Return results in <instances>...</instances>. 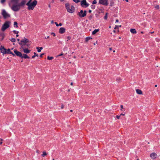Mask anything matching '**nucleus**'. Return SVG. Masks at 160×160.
<instances>
[{
    "label": "nucleus",
    "instance_id": "nucleus-26",
    "mask_svg": "<svg viewBox=\"0 0 160 160\" xmlns=\"http://www.w3.org/2000/svg\"><path fill=\"white\" fill-rule=\"evenodd\" d=\"M53 58L52 57L48 56L47 57V59L49 60H52Z\"/></svg>",
    "mask_w": 160,
    "mask_h": 160
},
{
    "label": "nucleus",
    "instance_id": "nucleus-56",
    "mask_svg": "<svg viewBox=\"0 0 160 160\" xmlns=\"http://www.w3.org/2000/svg\"><path fill=\"white\" fill-rule=\"evenodd\" d=\"M109 50H110V51H111L112 50V48H109Z\"/></svg>",
    "mask_w": 160,
    "mask_h": 160
},
{
    "label": "nucleus",
    "instance_id": "nucleus-50",
    "mask_svg": "<svg viewBox=\"0 0 160 160\" xmlns=\"http://www.w3.org/2000/svg\"><path fill=\"white\" fill-rule=\"evenodd\" d=\"M51 23L52 24H53V23H54V21L53 20H52L51 21Z\"/></svg>",
    "mask_w": 160,
    "mask_h": 160
},
{
    "label": "nucleus",
    "instance_id": "nucleus-23",
    "mask_svg": "<svg viewBox=\"0 0 160 160\" xmlns=\"http://www.w3.org/2000/svg\"><path fill=\"white\" fill-rule=\"evenodd\" d=\"M92 39V38L91 37H87L85 39V42H87L89 40L91 39Z\"/></svg>",
    "mask_w": 160,
    "mask_h": 160
},
{
    "label": "nucleus",
    "instance_id": "nucleus-8",
    "mask_svg": "<svg viewBox=\"0 0 160 160\" xmlns=\"http://www.w3.org/2000/svg\"><path fill=\"white\" fill-rule=\"evenodd\" d=\"M89 4L87 2L86 0H83L81 2V5L83 7L85 6V7H88L89 6Z\"/></svg>",
    "mask_w": 160,
    "mask_h": 160
},
{
    "label": "nucleus",
    "instance_id": "nucleus-46",
    "mask_svg": "<svg viewBox=\"0 0 160 160\" xmlns=\"http://www.w3.org/2000/svg\"><path fill=\"white\" fill-rule=\"evenodd\" d=\"M50 38V37L49 36H48L47 37H45V38L47 39L48 38Z\"/></svg>",
    "mask_w": 160,
    "mask_h": 160
},
{
    "label": "nucleus",
    "instance_id": "nucleus-54",
    "mask_svg": "<svg viewBox=\"0 0 160 160\" xmlns=\"http://www.w3.org/2000/svg\"><path fill=\"white\" fill-rule=\"evenodd\" d=\"M88 12H89V13H91V12H92V11L90 10H89L88 11Z\"/></svg>",
    "mask_w": 160,
    "mask_h": 160
},
{
    "label": "nucleus",
    "instance_id": "nucleus-60",
    "mask_svg": "<svg viewBox=\"0 0 160 160\" xmlns=\"http://www.w3.org/2000/svg\"><path fill=\"white\" fill-rule=\"evenodd\" d=\"M125 1L127 2H128V0H125Z\"/></svg>",
    "mask_w": 160,
    "mask_h": 160
},
{
    "label": "nucleus",
    "instance_id": "nucleus-1",
    "mask_svg": "<svg viewBox=\"0 0 160 160\" xmlns=\"http://www.w3.org/2000/svg\"><path fill=\"white\" fill-rule=\"evenodd\" d=\"M19 0H11L9 3L10 6L12 5L11 8L14 11H18L20 9V7L19 4Z\"/></svg>",
    "mask_w": 160,
    "mask_h": 160
},
{
    "label": "nucleus",
    "instance_id": "nucleus-49",
    "mask_svg": "<svg viewBox=\"0 0 160 160\" xmlns=\"http://www.w3.org/2000/svg\"><path fill=\"white\" fill-rule=\"evenodd\" d=\"M43 48L42 47H40V50H41H41H42V49Z\"/></svg>",
    "mask_w": 160,
    "mask_h": 160
},
{
    "label": "nucleus",
    "instance_id": "nucleus-19",
    "mask_svg": "<svg viewBox=\"0 0 160 160\" xmlns=\"http://www.w3.org/2000/svg\"><path fill=\"white\" fill-rule=\"evenodd\" d=\"M130 32L132 34H136L137 32L135 29L132 28L130 30Z\"/></svg>",
    "mask_w": 160,
    "mask_h": 160
},
{
    "label": "nucleus",
    "instance_id": "nucleus-32",
    "mask_svg": "<svg viewBox=\"0 0 160 160\" xmlns=\"http://www.w3.org/2000/svg\"><path fill=\"white\" fill-rule=\"evenodd\" d=\"M13 32L14 33L16 34H18L19 33L18 31H16V30L13 31Z\"/></svg>",
    "mask_w": 160,
    "mask_h": 160
},
{
    "label": "nucleus",
    "instance_id": "nucleus-7",
    "mask_svg": "<svg viewBox=\"0 0 160 160\" xmlns=\"http://www.w3.org/2000/svg\"><path fill=\"white\" fill-rule=\"evenodd\" d=\"M87 11L86 10L84 11L82 10H81L80 12L78 13V15L81 18L84 17L86 15Z\"/></svg>",
    "mask_w": 160,
    "mask_h": 160
},
{
    "label": "nucleus",
    "instance_id": "nucleus-3",
    "mask_svg": "<svg viewBox=\"0 0 160 160\" xmlns=\"http://www.w3.org/2000/svg\"><path fill=\"white\" fill-rule=\"evenodd\" d=\"M37 1L36 0L33 1L32 2H28L26 5L28 6V10H33L35 6L37 5Z\"/></svg>",
    "mask_w": 160,
    "mask_h": 160
},
{
    "label": "nucleus",
    "instance_id": "nucleus-47",
    "mask_svg": "<svg viewBox=\"0 0 160 160\" xmlns=\"http://www.w3.org/2000/svg\"><path fill=\"white\" fill-rule=\"evenodd\" d=\"M125 114H123V113H121L120 114V116H121L122 115V116H124L125 115Z\"/></svg>",
    "mask_w": 160,
    "mask_h": 160
},
{
    "label": "nucleus",
    "instance_id": "nucleus-61",
    "mask_svg": "<svg viewBox=\"0 0 160 160\" xmlns=\"http://www.w3.org/2000/svg\"><path fill=\"white\" fill-rule=\"evenodd\" d=\"M154 32H151L150 33H153Z\"/></svg>",
    "mask_w": 160,
    "mask_h": 160
},
{
    "label": "nucleus",
    "instance_id": "nucleus-24",
    "mask_svg": "<svg viewBox=\"0 0 160 160\" xmlns=\"http://www.w3.org/2000/svg\"><path fill=\"white\" fill-rule=\"evenodd\" d=\"M42 154L41 155L43 157H45L47 154L46 152L45 151L42 152Z\"/></svg>",
    "mask_w": 160,
    "mask_h": 160
},
{
    "label": "nucleus",
    "instance_id": "nucleus-63",
    "mask_svg": "<svg viewBox=\"0 0 160 160\" xmlns=\"http://www.w3.org/2000/svg\"><path fill=\"white\" fill-rule=\"evenodd\" d=\"M70 111L71 112H72V110H70Z\"/></svg>",
    "mask_w": 160,
    "mask_h": 160
},
{
    "label": "nucleus",
    "instance_id": "nucleus-41",
    "mask_svg": "<svg viewBox=\"0 0 160 160\" xmlns=\"http://www.w3.org/2000/svg\"><path fill=\"white\" fill-rule=\"evenodd\" d=\"M67 38H68V40H70L71 38L70 36H68L67 37Z\"/></svg>",
    "mask_w": 160,
    "mask_h": 160
},
{
    "label": "nucleus",
    "instance_id": "nucleus-35",
    "mask_svg": "<svg viewBox=\"0 0 160 160\" xmlns=\"http://www.w3.org/2000/svg\"><path fill=\"white\" fill-rule=\"evenodd\" d=\"M155 8H156L157 9H158L159 8V5H157L156 6Z\"/></svg>",
    "mask_w": 160,
    "mask_h": 160
},
{
    "label": "nucleus",
    "instance_id": "nucleus-4",
    "mask_svg": "<svg viewBox=\"0 0 160 160\" xmlns=\"http://www.w3.org/2000/svg\"><path fill=\"white\" fill-rule=\"evenodd\" d=\"M65 7L69 13H72L74 12L75 8L73 5H70L69 3H67L65 4Z\"/></svg>",
    "mask_w": 160,
    "mask_h": 160
},
{
    "label": "nucleus",
    "instance_id": "nucleus-42",
    "mask_svg": "<svg viewBox=\"0 0 160 160\" xmlns=\"http://www.w3.org/2000/svg\"><path fill=\"white\" fill-rule=\"evenodd\" d=\"M5 1V0H1V2L2 3H4Z\"/></svg>",
    "mask_w": 160,
    "mask_h": 160
},
{
    "label": "nucleus",
    "instance_id": "nucleus-58",
    "mask_svg": "<svg viewBox=\"0 0 160 160\" xmlns=\"http://www.w3.org/2000/svg\"><path fill=\"white\" fill-rule=\"evenodd\" d=\"M17 40H18V41H20V39H17Z\"/></svg>",
    "mask_w": 160,
    "mask_h": 160
},
{
    "label": "nucleus",
    "instance_id": "nucleus-37",
    "mask_svg": "<svg viewBox=\"0 0 160 160\" xmlns=\"http://www.w3.org/2000/svg\"><path fill=\"white\" fill-rule=\"evenodd\" d=\"M51 35H53V36L54 37L55 36H56L54 32H51Z\"/></svg>",
    "mask_w": 160,
    "mask_h": 160
},
{
    "label": "nucleus",
    "instance_id": "nucleus-44",
    "mask_svg": "<svg viewBox=\"0 0 160 160\" xmlns=\"http://www.w3.org/2000/svg\"><path fill=\"white\" fill-rule=\"evenodd\" d=\"M55 24H56V26H57V27H58V23L56 22H55Z\"/></svg>",
    "mask_w": 160,
    "mask_h": 160
},
{
    "label": "nucleus",
    "instance_id": "nucleus-13",
    "mask_svg": "<svg viewBox=\"0 0 160 160\" xmlns=\"http://www.w3.org/2000/svg\"><path fill=\"white\" fill-rule=\"evenodd\" d=\"M150 156L152 159H155L157 158V155L156 153L153 152L151 154Z\"/></svg>",
    "mask_w": 160,
    "mask_h": 160
},
{
    "label": "nucleus",
    "instance_id": "nucleus-38",
    "mask_svg": "<svg viewBox=\"0 0 160 160\" xmlns=\"http://www.w3.org/2000/svg\"><path fill=\"white\" fill-rule=\"evenodd\" d=\"M63 54L62 53H61L60 54L58 55L57 57H59L60 56H62V55H63Z\"/></svg>",
    "mask_w": 160,
    "mask_h": 160
},
{
    "label": "nucleus",
    "instance_id": "nucleus-12",
    "mask_svg": "<svg viewBox=\"0 0 160 160\" xmlns=\"http://www.w3.org/2000/svg\"><path fill=\"white\" fill-rule=\"evenodd\" d=\"M5 52V54H11L14 56H15V55L11 51L10 49L9 48L8 49H6V50Z\"/></svg>",
    "mask_w": 160,
    "mask_h": 160
},
{
    "label": "nucleus",
    "instance_id": "nucleus-22",
    "mask_svg": "<svg viewBox=\"0 0 160 160\" xmlns=\"http://www.w3.org/2000/svg\"><path fill=\"white\" fill-rule=\"evenodd\" d=\"M5 37L4 34L3 33H2L0 34V37L2 38L1 40H2Z\"/></svg>",
    "mask_w": 160,
    "mask_h": 160
},
{
    "label": "nucleus",
    "instance_id": "nucleus-45",
    "mask_svg": "<svg viewBox=\"0 0 160 160\" xmlns=\"http://www.w3.org/2000/svg\"><path fill=\"white\" fill-rule=\"evenodd\" d=\"M64 108V105L63 104H62L61 105V108L62 109H63Z\"/></svg>",
    "mask_w": 160,
    "mask_h": 160
},
{
    "label": "nucleus",
    "instance_id": "nucleus-64",
    "mask_svg": "<svg viewBox=\"0 0 160 160\" xmlns=\"http://www.w3.org/2000/svg\"><path fill=\"white\" fill-rule=\"evenodd\" d=\"M74 58H76V57L75 56H74V57H73Z\"/></svg>",
    "mask_w": 160,
    "mask_h": 160
},
{
    "label": "nucleus",
    "instance_id": "nucleus-16",
    "mask_svg": "<svg viewBox=\"0 0 160 160\" xmlns=\"http://www.w3.org/2000/svg\"><path fill=\"white\" fill-rule=\"evenodd\" d=\"M21 58H24V59H27V58H29L30 57L28 56L26 54H22V56L21 57Z\"/></svg>",
    "mask_w": 160,
    "mask_h": 160
},
{
    "label": "nucleus",
    "instance_id": "nucleus-48",
    "mask_svg": "<svg viewBox=\"0 0 160 160\" xmlns=\"http://www.w3.org/2000/svg\"><path fill=\"white\" fill-rule=\"evenodd\" d=\"M62 25V23H60L59 24H58V26H61Z\"/></svg>",
    "mask_w": 160,
    "mask_h": 160
},
{
    "label": "nucleus",
    "instance_id": "nucleus-31",
    "mask_svg": "<svg viewBox=\"0 0 160 160\" xmlns=\"http://www.w3.org/2000/svg\"><path fill=\"white\" fill-rule=\"evenodd\" d=\"M38 50V52H41V50H40V47H37L36 48Z\"/></svg>",
    "mask_w": 160,
    "mask_h": 160
},
{
    "label": "nucleus",
    "instance_id": "nucleus-39",
    "mask_svg": "<svg viewBox=\"0 0 160 160\" xmlns=\"http://www.w3.org/2000/svg\"><path fill=\"white\" fill-rule=\"evenodd\" d=\"M120 115H119V116L117 115V116H116V118H117L118 119H120Z\"/></svg>",
    "mask_w": 160,
    "mask_h": 160
},
{
    "label": "nucleus",
    "instance_id": "nucleus-27",
    "mask_svg": "<svg viewBox=\"0 0 160 160\" xmlns=\"http://www.w3.org/2000/svg\"><path fill=\"white\" fill-rule=\"evenodd\" d=\"M10 40L12 42H15L16 41V39L14 38H12L10 39Z\"/></svg>",
    "mask_w": 160,
    "mask_h": 160
},
{
    "label": "nucleus",
    "instance_id": "nucleus-21",
    "mask_svg": "<svg viewBox=\"0 0 160 160\" xmlns=\"http://www.w3.org/2000/svg\"><path fill=\"white\" fill-rule=\"evenodd\" d=\"M122 81V78L120 77H118L116 79V81L118 82H120Z\"/></svg>",
    "mask_w": 160,
    "mask_h": 160
},
{
    "label": "nucleus",
    "instance_id": "nucleus-17",
    "mask_svg": "<svg viewBox=\"0 0 160 160\" xmlns=\"http://www.w3.org/2000/svg\"><path fill=\"white\" fill-rule=\"evenodd\" d=\"M136 92L138 94L142 95V91L140 89H137L136 90Z\"/></svg>",
    "mask_w": 160,
    "mask_h": 160
},
{
    "label": "nucleus",
    "instance_id": "nucleus-62",
    "mask_svg": "<svg viewBox=\"0 0 160 160\" xmlns=\"http://www.w3.org/2000/svg\"><path fill=\"white\" fill-rule=\"evenodd\" d=\"M141 33H143V32H142V31L141 32Z\"/></svg>",
    "mask_w": 160,
    "mask_h": 160
},
{
    "label": "nucleus",
    "instance_id": "nucleus-25",
    "mask_svg": "<svg viewBox=\"0 0 160 160\" xmlns=\"http://www.w3.org/2000/svg\"><path fill=\"white\" fill-rule=\"evenodd\" d=\"M13 25L14 27H16L17 28H18V23L16 22H14Z\"/></svg>",
    "mask_w": 160,
    "mask_h": 160
},
{
    "label": "nucleus",
    "instance_id": "nucleus-52",
    "mask_svg": "<svg viewBox=\"0 0 160 160\" xmlns=\"http://www.w3.org/2000/svg\"><path fill=\"white\" fill-rule=\"evenodd\" d=\"M119 22V21L118 19H117L116 21V22Z\"/></svg>",
    "mask_w": 160,
    "mask_h": 160
},
{
    "label": "nucleus",
    "instance_id": "nucleus-18",
    "mask_svg": "<svg viewBox=\"0 0 160 160\" xmlns=\"http://www.w3.org/2000/svg\"><path fill=\"white\" fill-rule=\"evenodd\" d=\"M26 3V1L25 0H22L21 2L20 3H19V4L20 5V7L23 6Z\"/></svg>",
    "mask_w": 160,
    "mask_h": 160
},
{
    "label": "nucleus",
    "instance_id": "nucleus-10",
    "mask_svg": "<svg viewBox=\"0 0 160 160\" xmlns=\"http://www.w3.org/2000/svg\"><path fill=\"white\" fill-rule=\"evenodd\" d=\"M6 50V49L3 46H1L0 47V52L3 54V55L5 54Z\"/></svg>",
    "mask_w": 160,
    "mask_h": 160
},
{
    "label": "nucleus",
    "instance_id": "nucleus-20",
    "mask_svg": "<svg viewBox=\"0 0 160 160\" xmlns=\"http://www.w3.org/2000/svg\"><path fill=\"white\" fill-rule=\"evenodd\" d=\"M99 29H96L94 30L92 32V35L95 34L97 32H98L99 31Z\"/></svg>",
    "mask_w": 160,
    "mask_h": 160
},
{
    "label": "nucleus",
    "instance_id": "nucleus-43",
    "mask_svg": "<svg viewBox=\"0 0 160 160\" xmlns=\"http://www.w3.org/2000/svg\"><path fill=\"white\" fill-rule=\"evenodd\" d=\"M44 53H42L40 55V57H41V58H42V55H44Z\"/></svg>",
    "mask_w": 160,
    "mask_h": 160
},
{
    "label": "nucleus",
    "instance_id": "nucleus-53",
    "mask_svg": "<svg viewBox=\"0 0 160 160\" xmlns=\"http://www.w3.org/2000/svg\"><path fill=\"white\" fill-rule=\"evenodd\" d=\"M35 56L34 55H33V56L32 57V58H34L35 57Z\"/></svg>",
    "mask_w": 160,
    "mask_h": 160
},
{
    "label": "nucleus",
    "instance_id": "nucleus-6",
    "mask_svg": "<svg viewBox=\"0 0 160 160\" xmlns=\"http://www.w3.org/2000/svg\"><path fill=\"white\" fill-rule=\"evenodd\" d=\"M2 14L5 19L9 18L10 17V15L5 10L2 11Z\"/></svg>",
    "mask_w": 160,
    "mask_h": 160
},
{
    "label": "nucleus",
    "instance_id": "nucleus-34",
    "mask_svg": "<svg viewBox=\"0 0 160 160\" xmlns=\"http://www.w3.org/2000/svg\"><path fill=\"white\" fill-rule=\"evenodd\" d=\"M107 14H108V13H106L105 16L104 18L105 19H107V17H108Z\"/></svg>",
    "mask_w": 160,
    "mask_h": 160
},
{
    "label": "nucleus",
    "instance_id": "nucleus-33",
    "mask_svg": "<svg viewBox=\"0 0 160 160\" xmlns=\"http://www.w3.org/2000/svg\"><path fill=\"white\" fill-rule=\"evenodd\" d=\"M97 2L96 0H94L93 2L92 3L93 4H96L97 3Z\"/></svg>",
    "mask_w": 160,
    "mask_h": 160
},
{
    "label": "nucleus",
    "instance_id": "nucleus-11",
    "mask_svg": "<svg viewBox=\"0 0 160 160\" xmlns=\"http://www.w3.org/2000/svg\"><path fill=\"white\" fill-rule=\"evenodd\" d=\"M14 52L17 56L19 57L20 58L21 57L22 54L21 53V52L17 51L16 49H15L14 50Z\"/></svg>",
    "mask_w": 160,
    "mask_h": 160
},
{
    "label": "nucleus",
    "instance_id": "nucleus-14",
    "mask_svg": "<svg viewBox=\"0 0 160 160\" xmlns=\"http://www.w3.org/2000/svg\"><path fill=\"white\" fill-rule=\"evenodd\" d=\"M65 31V29L64 28H61L59 30V32L60 34L64 33Z\"/></svg>",
    "mask_w": 160,
    "mask_h": 160
},
{
    "label": "nucleus",
    "instance_id": "nucleus-30",
    "mask_svg": "<svg viewBox=\"0 0 160 160\" xmlns=\"http://www.w3.org/2000/svg\"><path fill=\"white\" fill-rule=\"evenodd\" d=\"M121 27V25H120V26L116 25V26L114 28V29H116L117 28H118L119 27Z\"/></svg>",
    "mask_w": 160,
    "mask_h": 160
},
{
    "label": "nucleus",
    "instance_id": "nucleus-51",
    "mask_svg": "<svg viewBox=\"0 0 160 160\" xmlns=\"http://www.w3.org/2000/svg\"><path fill=\"white\" fill-rule=\"evenodd\" d=\"M32 0H29V1L28 2H32Z\"/></svg>",
    "mask_w": 160,
    "mask_h": 160
},
{
    "label": "nucleus",
    "instance_id": "nucleus-36",
    "mask_svg": "<svg viewBox=\"0 0 160 160\" xmlns=\"http://www.w3.org/2000/svg\"><path fill=\"white\" fill-rule=\"evenodd\" d=\"M3 139H0V145L2 144V141Z\"/></svg>",
    "mask_w": 160,
    "mask_h": 160
},
{
    "label": "nucleus",
    "instance_id": "nucleus-40",
    "mask_svg": "<svg viewBox=\"0 0 160 160\" xmlns=\"http://www.w3.org/2000/svg\"><path fill=\"white\" fill-rule=\"evenodd\" d=\"M34 54L35 56H37V57L38 56V55L35 52H34Z\"/></svg>",
    "mask_w": 160,
    "mask_h": 160
},
{
    "label": "nucleus",
    "instance_id": "nucleus-15",
    "mask_svg": "<svg viewBox=\"0 0 160 160\" xmlns=\"http://www.w3.org/2000/svg\"><path fill=\"white\" fill-rule=\"evenodd\" d=\"M23 52L25 53H28L30 52V50L28 49V48L22 49Z\"/></svg>",
    "mask_w": 160,
    "mask_h": 160
},
{
    "label": "nucleus",
    "instance_id": "nucleus-28",
    "mask_svg": "<svg viewBox=\"0 0 160 160\" xmlns=\"http://www.w3.org/2000/svg\"><path fill=\"white\" fill-rule=\"evenodd\" d=\"M120 108H121V111H125V109L123 108V106L122 105H120Z\"/></svg>",
    "mask_w": 160,
    "mask_h": 160
},
{
    "label": "nucleus",
    "instance_id": "nucleus-29",
    "mask_svg": "<svg viewBox=\"0 0 160 160\" xmlns=\"http://www.w3.org/2000/svg\"><path fill=\"white\" fill-rule=\"evenodd\" d=\"M73 1L75 2L76 3H78L79 2H80V0H73Z\"/></svg>",
    "mask_w": 160,
    "mask_h": 160
},
{
    "label": "nucleus",
    "instance_id": "nucleus-59",
    "mask_svg": "<svg viewBox=\"0 0 160 160\" xmlns=\"http://www.w3.org/2000/svg\"><path fill=\"white\" fill-rule=\"evenodd\" d=\"M18 34H17V35H16V37H18Z\"/></svg>",
    "mask_w": 160,
    "mask_h": 160
},
{
    "label": "nucleus",
    "instance_id": "nucleus-2",
    "mask_svg": "<svg viewBox=\"0 0 160 160\" xmlns=\"http://www.w3.org/2000/svg\"><path fill=\"white\" fill-rule=\"evenodd\" d=\"M19 44L21 47L22 49L28 48L31 44V42L29 41L28 39L24 38L19 42Z\"/></svg>",
    "mask_w": 160,
    "mask_h": 160
},
{
    "label": "nucleus",
    "instance_id": "nucleus-55",
    "mask_svg": "<svg viewBox=\"0 0 160 160\" xmlns=\"http://www.w3.org/2000/svg\"><path fill=\"white\" fill-rule=\"evenodd\" d=\"M73 82H71V83H70V85H71L72 86V85H73Z\"/></svg>",
    "mask_w": 160,
    "mask_h": 160
},
{
    "label": "nucleus",
    "instance_id": "nucleus-5",
    "mask_svg": "<svg viewBox=\"0 0 160 160\" xmlns=\"http://www.w3.org/2000/svg\"><path fill=\"white\" fill-rule=\"evenodd\" d=\"M11 22L9 21L5 22L2 26L1 30L4 31L6 29L10 27Z\"/></svg>",
    "mask_w": 160,
    "mask_h": 160
},
{
    "label": "nucleus",
    "instance_id": "nucleus-9",
    "mask_svg": "<svg viewBox=\"0 0 160 160\" xmlns=\"http://www.w3.org/2000/svg\"><path fill=\"white\" fill-rule=\"evenodd\" d=\"M99 3L100 4L107 6L108 5V0H99Z\"/></svg>",
    "mask_w": 160,
    "mask_h": 160
},
{
    "label": "nucleus",
    "instance_id": "nucleus-57",
    "mask_svg": "<svg viewBox=\"0 0 160 160\" xmlns=\"http://www.w3.org/2000/svg\"><path fill=\"white\" fill-rule=\"evenodd\" d=\"M155 87H157V85H155Z\"/></svg>",
    "mask_w": 160,
    "mask_h": 160
}]
</instances>
